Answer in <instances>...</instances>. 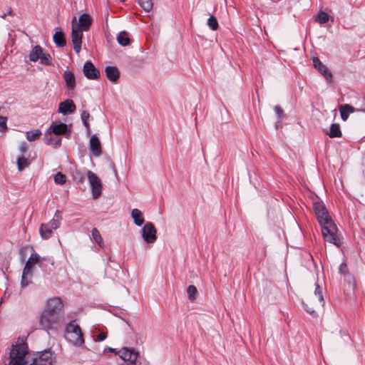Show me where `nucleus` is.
<instances>
[{
  "label": "nucleus",
  "instance_id": "nucleus-1",
  "mask_svg": "<svg viewBox=\"0 0 365 365\" xmlns=\"http://www.w3.org/2000/svg\"><path fill=\"white\" fill-rule=\"evenodd\" d=\"M64 321L63 305L60 298L49 299L42 312L39 324L43 329H57Z\"/></svg>",
  "mask_w": 365,
  "mask_h": 365
},
{
  "label": "nucleus",
  "instance_id": "nucleus-2",
  "mask_svg": "<svg viewBox=\"0 0 365 365\" xmlns=\"http://www.w3.org/2000/svg\"><path fill=\"white\" fill-rule=\"evenodd\" d=\"M28 354V346L24 339L19 338L12 344L9 353V365H26V356Z\"/></svg>",
  "mask_w": 365,
  "mask_h": 365
},
{
  "label": "nucleus",
  "instance_id": "nucleus-3",
  "mask_svg": "<svg viewBox=\"0 0 365 365\" xmlns=\"http://www.w3.org/2000/svg\"><path fill=\"white\" fill-rule=\"evenodd\" d=\"M327 221V224H319L324 240L340 247L341 242L336 235L338 228L331 218Z\"/></svg>",
  "mask_w": 365,
  "mask_h": 365
},
{
  "label": "nucleus",
  "instance_id": "nucleus-4",
  "mask_svg": "<svg viewBox=\"0 0 365 365\" xmlns=\"http://www.w3.org/2000/svg\"><path fill=\"white\" fill-rule=\"evenodd\" d=\"M66 338L68 341L76 346L83 344L84 339L80 327L75 322H71L66 328Z\"/></svg>",
  "mask_w": 365,
  "mask_h": 365
},
{
  "label": "nucleus",
  "instance_id": "nucleus-5",
  "mask_svg": "<svg viewBox=\"0 0 365 365\" xmlns=\"http://www.w3.org/2000/svg\"><path fill=\"white\" fill-rule=\"evenodd\" d=\"M86 175L91 187L93 199H97L102 193V182L96 173L91 170H87Z\"/></svg>",
  "mask_w": 365,
  "mask_h": 365
},
{
  "label": "nucleus",
  "instance_id": "nucleus-6",
  "mask_svg": "<svg viewBox=\"0 0 365 365\" xmlns=\"http://www.w3.org/2000/svg\"><path fill=\"white\" fill-rule=\"evenodd\" d=\"M313 207L318 223L327 224V220L331 217L329 216L324 202L319 200L314 201L313 202Z\"/></svg>",
  "mask_w": 365,
  "mask_h": 365
},
{
  "label": "nucleus",
  "instance_id": "nucleus-7",
  "mask_svg": "<svg viewBox=\"0 0 365 365\" xmlns=\"http://www.w3.org/2000/svg\"><path fill=\"white\" fill-rule=\"evenodd\" d=\"M83 38V31L78 26H77L76 17H74L72 21V33L71 38L73 44L74 51L78 53L81 49Z\"/></svg>",
  "mask_w": 365,
  "mask_h": 365
},
{
  "label": "nucleus",
  "instance_id": "nucleus-8",
  "mask_svg": "<svg viewBox=\"0 0 365 365\" xmlns=\"http://www.w3.org/2000/svg\"><path fill=\"white\" fill-rule=\"evenodd\" d=\"M157 230L153 223L147 222L142 229V237L144 242L147 244H153L157 240Z\"/></svg>",
  "mask_w": 365,
  "mask_h": 365
},
{
  "label": "nucleus",
  "instance_id": "nucleus-9",
  "mask_svg": "<svg viewBox=\"0 0 365 365\" xmlns=\"http://www.w3.org/2000/svg\"><path fill=\"white\" fill-rule=\"evenodd\" d=\"M314 67L324 77L329 83L333 82V75L330 69L322 63L318 57L312 58Z\"/></svg>",
  "mask_w": 365,
  "mask_h": 365
},
{
  "label": "nucleus",
  "instance_id": "nucleus-10",
  "mask_svg": "<svg viewBox=\"0 0 365 365\" xmlns=\"http://www.w3.org/2000/svg\"><path fill=\"white\" fill-rule=\"evenodd\" d=\"M32 253L28 260L26 261L24 268L28 270L34 272V267L36 264H38L41 267H43L44 262L46 261L45 258H41L39 255L36 253L34 248L31 247Z\"/></svg>",
  "mask_w": 365,
  "mask_h": 365
},
{
  "label": "nucleus",
  "instance_id": "nucleus-11",
  "mask_svg": "<svg viewBox=\"0 0 365 365\" xmlns=\"http://www.w3.org/2000/svg\"><path fill=\"white\" fill-rule=\"evenodd\" d=\"M53 354L49 350H45L36 356L30 365H53Z\"/></svg>",
  "mask_w": 365,
  "mask_h": 365
},
{
  "label": "nucleus",
  "instance_id": "nucleus-12",
  "mask_svg": "<svg viewBox=\"0 0 365 365\" xmlns=\"http://www.w3.org/2000/svg\"><path fill=\"white\" fill-rule=\"evenodd\" d=\"M84 76L90 80H96L100 77V71L91 61H86L83 68Z\"/></svg>",
  "mask_w": 365,
  "mask_h": 365
},
{
  "label": "nucleus",
  "instance_id": "nucleus-13",
  "mask_svg": "<svg viewBox=\"0 0 365 365\" xmlns=\"http://www.w3.org/2000/svg\"><path fill=\"white\" fill-rule=\"evenodd\" d=\"M76 105L73 101L71 99H66V101L61 102L58 105V112L66 115L67 113H72L76 110Z\"/></svg>",
  "mask_w": 365,
  "mask_h": 365
},
{
  "label": "nucleus",
  "instance_id": "nucleus-14",
  "mask_svg": "<svg viewBox=\"0 0 365 365\" xmlns=\"http://www.w3.org/2000/svg\"><path fill=\"white\" fill-rule=\"evenodd\" d=\"M90 149L93 155L99 157L102 154L101 145L100 140L96 135H93L89 141Z\"/></svg>",
  "mask_w": 365,
  "mask_h": 365
},
{
  "label": "nucleus",
  "instance_id": "nucleus-15",
  "mask_svg": "<svg viewBox=\"0 0 365 365\" xmlns=\"http://www.w3.org/2000/svg\"><path fill=\"white\" fill-rule=\"evenodd\" d=\"M107 78L111 82H116L120 78V71L115 66H107L105 68Z\"/></svg>",
  "mask_w": 365,
  "mask_h": 365
},
{
  "label": "nucleus",
  "instance_id": "nucleus-16",
  "mask_svg": "<svg viewBox=\"0 0 365 365\" xmlns=\"http://www.w3.org/2000/svg\"><path fill=\"white\" fill-rule=\"evenodd\" d=\"M92 24L91 17L87 14H83L79 17V22L77 23V26L81 29V31H87Z\"/></svg>",
  "mask_w": 365,
  "mask_h": 365
},
{
  "label": "nucleus",
  "instance_id": "nucleus-17",
  "mask_svg": "<svg viewBox=\"0 0 365 365\" xmlns=\"http://www.w3.org/2000/svg\"><path fill=\"white\" fill-rule=\"evenodd\" d=\"M63 78L68 90H73L76 86V78L74 73L70 71L63 73Z\"/></svg>",
  "mask_w": 365,
  "mask_h": 365
},
{
  "label": "nucleus",
  "instance_id": "nucleus-18",
  "mask_svg": "<svg viewBox=\"0 0 365 365\" xmlns=\"http://www.w3.org/2000/svg\"><path fill=\"white\" fill-rule=\"evenodd\" d=\"M339 272L344 276L346 280L349 283H352L353 287L354 286V277L349 273L348 266L346 262H342L339 267Z\"/></svg>",
  "mask_w": 365,
  "mask_h": 365
},
{
  "label": "nucleus",
  "instance_id": "nucleus-19",
  "mask_svg": "<svg viewBox=\"0 0 365 365\" xmlns=\"http://www.w3.org/2000/svg\"><path fill=\"white\" fill-rule=\"evenodd\" d=\"M43 49L38 45L35 46L29 53V60L32 62H36L43 54Z\"/></svg>",
  "mask_w": 365,
  "mask_h": 365
},
{
  "label": "nucleus",
  "instance_id": "nucleus-20",
  "mask_svg": "<svg viewBox=\"0 0 365 365\" xmlns=\"http://www.w3.org/2000/svg\"><path fill=\"white\" fill-rule=\"evenodd\" d=\"M51 132L57 135L65 134L68 130V126L66 123H60L56 125H51L50 126Z\"/></svg>",
  "mask_w": 365,
  "mask_h": 365
},
{
  "label": "nucleus",
  "instance_id": "nucleus-21",
  "mask_svg": "<svg viewBox=\"0 0 365 365\" xmlns=\"http://www.w3.org/2000/svg\"><path fill=\"white\" fill-rule=\"evenodd\" d=\"M32 277H33V272L30 271V270H28V272H26V269H25V268H24L22 277H21V286L22 288L28 286L29 284H30L32 282V281H31Z\"/></svg>",
  "mask_w": 365,
  "mask_h": 365
},
{
  "label": "nucleus",
  "instance_id": "nucleus-22",
  "mask_svg": "<svg viewBox=\"0 0 365 365\" xmlns=\"http://www.w3.org/2000/svg\"><path fill=\"white\" fill-rule=\"evenodd\" d=\"M39 233L43 240H48L51 237L53 229L48 224H41L39 228Z\"/></svg>",
  "mask_w": 365,
  "mask_h": 365
},
{
  "label": "nucleus",
  "instance_id": "nucleus-23",
  "mask_svg": "<svg viewBox=\"0 0 365 365\" xmlns=\"http://www.w3.org/2000/svg\"><path fill=\"white\" fill-rule=\"evenodd\" d=\"M131 216L134 220V223L137 226H141L144 222V218L143 217V214L140 210L138 209H133L131 211Z\"/></svg>",
  "mask_w": 365,
  "mask_h": 365
},
{
  "label": "nucleus",
  "instance_id": "nucleus-24",
  "mask_svg": "<svg viewBox=\"0 0 365 365\" xmlns=\"http://www.w3.org/2000/svg\"><path fill=\"white\" fill-rule=\"evenodd\" d=\"M53 39L58 47H64L66 44L65 36L61 31H56L53 36Z\"/></svg>",
  "mask_w": 365,
  "mask_h": 365
},
{
  "label": "nucleus",
  "instance_id": "nucleus-25",
  "mask_svg": "<svg viewBox=\"0 0 365 365\" xmlns=\"http://www.w3.org/2000/svg\"><path fill=\"white\" fill-rule=\"evenodd\" d=\"M327 134L331 138H339L341 136V131L340 129V126L338 123H333L330 126L329 132H327Z\"/></svg>",
  "mask_w": 365,
  "mask_h": 365
},
{
  "label": "nucleus",
  "instance_id": "nucleus-26",
  "mask_svg": "<svg viewBox=\"0 0 365 365\" xmlns=\"http://www.w3.org/2000/svg\"><path fill=\"white\" fill-rule=\"evenodd\" d=\"M339 111L341 119L346 120L348 118L349 113L354 111V108L349 104H344L340 107Z\"/></svg>",
  "mask_w": 365,
  "mask_h": 365
},
{
  "label": "nucleus",
  "instance_id": "nucleus-27",
  "mask_svg": "<svg viewBox=\"0 0 365 365\" xmlns=\"http://www.w3.org/2000/svg\"><path fill=\"white\" fill-rule=\"evenodd\" d=\"M117 41L118 43L123 46H126L130 43L128 34L125 31L119 33L117 37Z\"/></svg>",
  "mask_w": 365,
  "mask_h": 365
},
{
  "label": "nucleus",
  "instance_id": "nucleus-28",
  "mask_svg": "<svg viewBox=\"0 0 365 365\" xmlns=\"http://www.w3.org/2000/svg\"><path fill=\"white\" fill-rule=\"evenodd\" d=\"M30 165V161L28 158L24 156H21L18 158L17 159V167L19 171L21 172L24 168L29 167Z\"/></svg>",
  "mask_w": 365,
  "mask_h": 365
},
{
  "label": "nucleus",
  "instance_id": "nucleus-29",
  "mask_svg": "<svg viewBox=\"0 0 365 365\" xmlns=\"http://www.w3.org/2000/svg\"><path fill=\"white\" fill-rule=\"evenodd\" d=\"M92 239L95 241L100 247H103V242L101 235L97 228L94 227L92 229Z\"/></svg>",
  "mask_w": 365,
  "mask_h": 365
},
{
  "label": "nucleus",
  "instance_id": "nucleus-30",
  "mask_svg": "<svg viewBox=\"0 0 365 365\" xmlns=\"http://www.w3.org/2000/svg\"><path fill=\"white\" fill-rule=\"evenodd\" d=\"M61 216L58 215V212H56L54 217L49 222L48 225H49L51 229L56 230L61 225Z\"/></svg>",
  "mask_w": 365,
  "mask_h": 365
},
{
  "label": "nucleus",
  "instance_id": "nucleus-31",
  "mask_svg": "<svg viewBox=\"0 0 365 365\" xmlns=\"http://www.w3.org/2000/svg\"><path fill=\"white\" fill-rule=\"evenodd\" d=\"M329 16L324 11H319L315 17V21L321 24H325L329 21Z\"/></svg>",
  "mask_w": 365,
  "mask_h": 365
},
{
  "label": "nucleus",
  "instance_id": "nucleus-32",
  "mask_svg": "<svg viewBox=\"0 0 365 365\" xmlns=\"http://www.w3.org/2000/svg\"><path fill=\"white\" fill-rule=\"evenodd\" d=\"M26 135L28 140L34 141L41 135V132L40 130L36 129L26 132Z\"/></svg>",
  "mask_w": 365,
  "mask_h": 365
},
{
  "label": "nucleus",
  "instance_id": "nucleus-33",
  "mask_svg": "<svg viewBox=\"0 0 365 365\" xmlns=\"http://www.w3.org/2000/svg\"><path fill=\"white\" fill-rule=\"evenodd\" d=\"M140 6L147 12H149L153 6L152 0H138Z\"/></svg>",
  "mask_w": 365,
  "mask_h": 365
},
{
  "label": "nucleus",
  "instance_id": "nucleus-34",
  "mask_svg": "<svg viewBox=\"0 0 365 365\" xmlns=\"http://www.w3.org/2000/svg\"><path fill=\"white\" fill-rule=\"evenodd\" d=\"M40 62L43 65L50 66L52 65V58L49 53L43 52V54L39 58Z\"/></svg>",
  "mask_w": 365,
  "mask_h": 365
},
{
  "label": "nucleus",
  "instance_id": "nucleus-35",
  "mask_svg": "<svg viewBox=\"0 0 365 365\" xmlns=\"http://www.w3.org/2000/svg\"><path fill=\"white\" fill-rule=\"evenodd\" d=\"M188 297L191 301L196 299L197 294V289L195 286L190 285L187 289Z\"/></svg>",
  "mask_w": 365,
  "mask_h": 365
},
{
  "label": "nucleus",
  "instance_id": "nucleus-36",
  "mask_svg": "<svg viewBox=\"0 0 365 365\" xmlns=\"http://www.w3.org/2000/svg\"><path fill=\"white\" fill-rule=\"evenodd\" d=\"M257 259L259 261H263L266 257V247L264 245L259 246L258 250L256 252Z\"/></svg>",
  "mask_w": 365,
  "mask_h": 365
},
{
  "label": "nucleus",
  "instance_id": "nucleus-37",
  "mask_svg": "<svg viewBox=\"0 0 365 365\" xmlns=\"http://www.w3.org/2000/svg\"><path fill=\"white\" fill-rule=\"evenodd\" d=\"M81 117L84 126L87 128L88 132H90V124L88 122V120L90 117L89 113L86 110H83L81 113Z\"/></svg>",
  "mask_w": 365,
  "mask_h": 365
},
{
  "label": "nucleus",
  "instance_id": "nucleus-38",
  "mask_svg": "<svg viewBox=\"0 0 365 365\" xmlns=\"http://www.w3.org/2000/svg\"><path fill=\"white\" fill-rule=\"evenodd\" d=\"M133 349H130L128 348H123L120 351V356L124 360V361H129L130 359V354Z\"/></svg>",
  "mask_w": 365,
  "mask_h": 365
},
{
  "label": "nucleus",
  "instance_id": "nucleus-39",
  "mask_svg": "<svg viewBox=\"0 0 365 365\" xmlns=\"http://www.w3.org/2000/svg\"><path fill=\"white\" fill-rule=\"evenodd\" d=\"M208 26L213 31H215L218 28V22L217 19L214 16H210L207 19Z\"/></svg>",
  "mask_w": 365,
  "mask_h": 365
},
{
  "label": "nucleus",
  "instance_id": "nucleus-40",
  "mask_svg": "<svg viewBox=\"0 0 365 365\" xmlns=\"http://www.w3.org/2000/svg\"><path fill=\"white\" fill-rule=\"evenodd\" d=\"M316 287L314 290V294L318 297L319 303L324 304V300L322 294V290L318 283L315 284Z\"/></svg>",
  "mask_w": 365,
  "mask_h": 365
},
{
  "label": "nucleus",
  "instance_id": "nucleus-41",
  "mask_svg": "<svg viewBox=\"0 0 365 365\" xmlns=\"http://www.w3.org/2000/svg\"><path fill=\"white\" fill-rule=\"evenodd\" d=\"M54 181L56 184L63 185L66 181V177L61 172H58L54 176Z\"/></svg>",
  "mask_w": 365,
  "mask_h": 365
},
{
  "label": "nucleus",
  "instance_id": "nucleus-42",
  "mask_svg": "<svg viewBox=\"0 0 365 365\" xmlns=\"http://www.w3.org/2000/svg\"><path fill=\"white\" fill-rule=\"evenodd\" d=\"M274 110L277 115L278 119L281 120L284 116L283 109L280 106L277 105L274 106Z\"/></svg>",
  "mask_w": 365,
  "mask_h": 365
},
{
  "label": "nucleus",
  "instance_id": "nucleus-43",
  "mask_svg": "<svg viewBox=\"0 0 365 365\" xmlns=\"http://www.w3.org/2000/svg\"><path fill=\"white\" fill-rule=\"evenodd\" d=\"M138 357V353L135 352L133 349L130 354V359L128 361L133 365H138L137 359Z\"/></svg>",
  "mask_w": 365,
  "mask_h": 365
},
{
  "label": "nucleus",
  "instance_id": "nucleus-44",
  "mask_svg": "<svg viewBox=\"0 0 365 365\" xmlns=\"http://www.w3.org/2000/svg\"><path fill=\"white\" fill-rule=\"evenodd\" d=\"M302 304H303V307L304 309V310L309 313V314H311L312 317H317V314L314 310V309L313 307H309L307 304L302 302Z\"/></svg>",
  "mask_w": 365,
  "mask_h": 365
},
{
  "label": "nucleus",
  "instance_id": "nucleus-45",
  "mask_svg": "<svg viewBox=\"0 0 365 365\" xmlns=\"http://www.w3.org/2000/svg\"><path fill=\"white\" fill-rule=\"evenodd\" d=\"M7 118L6 117L0 115V131L6 130Z\"/></svg>",
  "mask_w": 365,
  "mask_h": 365
},
{
  "label": "nucleus",
  "instance_id": "nucleus-46",
  "mask_svg": "<svg viewBox=\"0 0 365 365\" xmlns=\"http://www.w3.org/2000/svg\"><path fill=\"white\" fill-rule=\"evenodd\" d=\"M27 145L25 142H23L19 145V151L24 155L27 152Z\"/></svg>",
  "mask_w": 365,
  "mask_h": 365
},
{
  "label": "nucleus",
  "instance_id": "nucleus-47",
  "mask_svg": "<svg viewBox=\"0 0 365 365\" xmlns=\"http://www.w3.org/2000/svg\"><path fill=\"white\" fill-rule=\"evenodd\" d=\"M106 337H107V334L105 332H101L97 336V337L95 340L101 341H103L104 339H106Z\"/></svg>",
  "mask_w": 365,
  "mask_h": 365
},
{
  "label": "nucleus",
  "instance_id": "nucleus-48",
  "mask_svg": "<svg viewBox=\"0 0 365 365\" xmlns=\"http://www.w3.org/2000/svg\"><path fill=\"white\" fill-rule=\"evenodd\" d=\"M7 15H9V16H14V11L12 10V9H9L6 13Z\"/></svg>",
  "mask_w": 365,
  "mask_h": 365
},
{
  "label": "nucleus",
  "instance_id": "nucleus-49",
  "mask_svg": "<svg viewBox=\"0 0 365 365\" xmlns=\"http://www.w3.org/2000/svg\"><path fill=\"white\" fill-rule=\"evenodd\" d=\"M61 145V140L59 139L55 144V147H58Z\"/></svg>",
  "mask_w": 365,
  "mask_h": 365
},
{
  "label": "nucleus",
  "instance_id": "nucleus-50",
  "mask_svg": "<svg viewBox=\"0 0 365 365\" xmlns=\"http://www.w3.org/2000/svg\"><path fill=\"white\" fill-rule=\"evenodd\" d=\"M80 182H83V175H80L79 176V180H78Z\"/></svg>",
  "mask_w": 365,
  "mask_h": 365
},
{
  "label": "nucleus",
  "instance_id": "nucleus-51",
  "mask_svg": "<svg viewBox=\"0 0 365 365\" xmlns=\"http://www.w3.org/2000/svg\"><path fill=\"white\" fill-rule=\"evenodd\" d=\"M108 350H109L110 352H114L115 351V349H113V348H109Z\"/></svg>",
  "mask_w": 365,
  "mask_h": 365
},
{
  "label": "nucleus",
  "instance_id": "nucleus-52",
  "mask_svg": "<svg viewBox=\"0 0 365 365\" xmlns=\"http://www.w3.org/2000/svg\"><path fill=\"white\" fill-rule=\"evenodd\" d=\"M280 123V120H279L277 123H276V127L277 128L279 126Z\"/></svg>",
  "mask_w": 365,
  "mask_h": 365
},
{
  "label": "nucleus",
  "instance_id": "nucleus-53",
  "mask_svg": "<svg viewBox=\"0 0 365 365\" xmlns=\"http://www.w3.org/2000/svg\"><path fill=\"white\" fill-rule=\"evenodd\" d=\"M6 15H7L6 14H4V15L2 16V19H5V18H6Z\"/></svg>",
  "mask_w": 365,
  "mask_h": 365
},
{
  "label": "nucleus",
  "instance_id": "nucleus-54",
  "mask_svg": "<svg viewBox=\"0 0 365 365\" xmlns=\"http://www.w3.org/2000/svg\"><path fill=\"white\" fill-rule=\"evenodd\" d=\"M114 172H115V175H117V171L115 170H114Z\"/></svg>",
  "mask_w": 365,
  "mask_h": 365
},
{
  "label": "nucleus",
  "instance_id": "nucleus-55",
  "mask_svg": "<svg viewBox=\"0 0 365 365\" xmlns=\"http://www.w3.org/2000/svg\"><path fill=\"white\" fill-rule=\"evenodd\" d=\"M125 0H120V1H124Z\"/></svg>",
  "mask_w": 365,
  "mask_h": 365
}]
</instances>
